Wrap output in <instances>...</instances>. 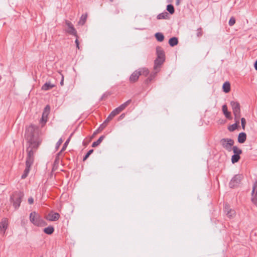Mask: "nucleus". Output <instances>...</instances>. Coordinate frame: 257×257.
<instances>
[{
    "label": "nucleus",
    "mask_w": 257,
    "mask_h": 257,
    "mask_svg": "<svg viewBox=\"0 0 257 257\" xmlns=\"http://www.w3.org/2000/svg\"><path fill=\"white\" fill-rule=\"evenodd\" d=\"M73 134H74V133H71L70 136V137H69V138L65 142V143L63 145V147H62V148L61 149V151H64L66 149L68 144H69V142L70 141L71 138L73 136Z\"/></svg>",
    "instance_id": "obj_33"
},
{
    "label": "nucleus",
    "mask_w": 257,
    "mask_h": 257,
    "mask_svg": "<svg viewBox=\"0 0 257 257\" xmlns=\"http://www.w3.org/2000/svg\"><path fill=\"white\" fill-rule=\"evenodd\" d=\"M166 9L170 14L172 15L174 13L175 10L174 6L172 5L169 4L167 5Z\"/></svg>",
    "instance_id": "obj_32"
},
{
    "label": "nucleus",
    "mask_w": 257,
    "mask_h": 257,
    "mask_svg": "<svg viewBox=\"0 0 257 257\" xmlns=\"http://www.w3.org/2000/svg\"><path fill=\"white\" fill-rule=\"evenodd\" d=\"M254 69L257 70V60H256V61L255 62L254 64Z\"/></svg>",
    "instance_id": "obj_49"
},
{
    "label": "nucleus",
    "mask_w": 257,
    "mask_h": 257,
    "mask_svg": "<svg viewBox=\"0 0 257 257\" xmlns=\"http://www.w3.org/2000/svg\"><path fill=\"white\" fill-rule=\"evenodd\" d=\"M178 44V39L177 37H173L169 40V44L171 47H174Z\"/></svg>",
    "instance_id": "obj_23"
},
{
    "label": "nucleus",
    "mask_w": 257,
    "mask_h": 257,
    "mask_svg": "<svg viewBox=\"0 0 257 257\" xmlns=\"http://www.w3.org/2000/svg\"><path fill=\"white\" fill-rule=\"evenodd\" d=\"M63 151H61V150L57 154V157H56V159H55V162H56V161H57V160H58L59 159V156L61 154V153Z\"/></svg>",
    "instance_id": "obj_44"
},
{
    "label": "nucleus",
    "mask_w": 257,
    "mask_h": 257,
    "mask_svg": "<svg viewBox=\"0 0 257 257\" xmlns=\"http://www.w3.org/2000/svg\"><path fill=\"white\" fill-rule=\"evenodd\" d=\"M165 61L156 59L154 61V70H157L160 71L162 65Z\"/></svg>",
    "instance_id": "obj_16"
},
{
    "label": "nucleus",
    "mask_w": 257,
    "mask_h": 257,
    "mask_svg": "<svg viewBox=\"0 0 257 257\" xmlns=\"http://www.w3.org/2000/svg\"><path fill=\"white\" fill-rule=\"evenodd\" d=\"M28 202H29V203L30 204H33V202H34V199H33V198L32 197H31L29 198V199H28Z\"/></svg>",
    "instance_id": "obj_43"
},
{
    "label": "nucleus",
    "mask_w": 257,
    "mask_h": 257,
    "mask_svg": "<svg viewBox=\"0 0 257 257\" xmlns=\"http://www.w3.org/2000/svg\"><path fill=\"white\" fill-rule=\"evenodd\" d=\"M232 150L234 154H237L239 156L242 153V150L238 148L236 146H233Z\"/></svg>",
    "instance_id": "obj_31"
},
{
    "label": "nucleus",
    "mask_w": 257,
    "mask_h": 257,
    "mask_svg": "<svg viewBox=\"0 0 257 257\" xmlns=\"http://www.w3.org/2000/svg\"><path fill=\"white\" fill-rule=\"evenodd\" d=\"M234 143V141L231 139H222L220 140V143L223 148L229 152L232 150Z\"/></svg>",
    "instance_id": "obj_5"
},
{
    "label": "nucleus",
    "mask_w": 257,
    "mask_h": 257,
    "mask_svg": "<svg viewBox=\"0 0 257 257\" xmlns=\"http://www.w3.org/2000/svg\"><path fill=\"white\" fill-rule=\"evenodd\" d=\"M230 105L232 107L233 113H241L240 106L238 102L232 101L230 102Z\"/></svg>",
    "instance_id": "obj_14"
},
{
    "label": "nucleus",
    "mask_w": 257,
    "mask_h": 257,
    "mask_svg": "<svg viewBox=\"0 0 257 257\" xmlns=\"http://www.w3.org/2000/svg\"><path fill=\"white\" fill-rule=\"evenodd\" d=\"M125 116V114L124 113H122L119 117V119H122V118H123Z\"/></svg>",
    "instance_id": "obj_45"
},
{
    "label": "nucleus",
    "mask_w": 257,
    "mask_h": 257,
    "mask_svg": "<svg viewBox=\"0 0 257 257\" xmlns=\"http://www.w3.org/2000/svg\"><path fill=\"white\" fill-rule=\"evenodd\" d=\"M155 37L157 40L159 42H162L164 40V35L160 32H158L155 34Z\"/></svg>",
    "instance_id": "obj_29"
},
{
    "label": "nucleus",
    "mask_w": 257,
    "mask_h": 257,
    "mask_svg": "<svg viewBox=\"0 0 257 257\" xmlns=\"http://www.w3.org/2000/svg\"><path fill=\"white\" fill-rule=\"evenodd\" d=\"M66 24L68 27V29L67 30V32L71 35H73L75 37L78 36L77 31L74 27L71 22L67 21Z\"/></svg>",
    "instance_id": "obj_9"
},
{
    "label": "nucleus",
    "mask_w": 257,
    "mask_h": 257,
    "mask_svg": "<svg viewBox=\"0 0 257 257\" xmlns=\"http://www.w3.org/2000/svg\"><path fill=\"white\" fill-rule=\"evenodd\" d=\"M131 102L132 100L129 99L118 106V107L120 111L123 110L131 103Z\"/></svg>",
    "instance_id": "obj_27"
},
{
    "label": "nucleus",
    "mask_w": 257,
    "mask_h": 257,
    "mask_svg": "<svg viewBox=\"0 0 257 257\" xmlns=\"http://www.w3.org/2000/svg\"><path fill=\"white\" fill-rule=\"evenodd\" d=\"M238 124L234 123L232 124V125L229 126L228 127V131H230V132H233L236 129H237V128L238 127Z\"/></svg>",
    "instance_id": "obj_36"
},
{
    "label": "nucleus",
    "mask_w": 257,
    "mask_h": 257,
    "mask_svg": "<svg viewBox=\"0 0 257 257\" xmlns=\"http://www.w3.org/2000/svg\"><path fill=\"white\" fill-rule=\"evenodd\" d=\"M235 23V18L233 17H231L229 21V22H228L229 25L230 26H232L233 25H234Z\"/></svg>",
    "instance_id": "obj_39"
},
{
    "label": "nucleus",
    "mask_w": 257,
    "mask_h": 257,
    "mask_svg": "<svg viewBox=\"0 0 257 257\" xmlns=\"http://www.w3.org/2000/svg\"><path fill=\"white\" fill-rule=\"evenodd\" d=\"M30 220L34 225L37 226H44L47 224V222L42 218L41 216L35 211L30 213Z\"/></svg>",
    "instance_id": "obj_2"
},
{
    "label": "nucleus",
    "mask_w": 257,
    "mask_h": 257,
    "mask_svg": "<svg viewBox=\"0 0 257 257\" xmlns=\"http://www.w3.org/2000/svg\"><path fill=\"white\" fill-rule=\"evenodd\" d=\"M203 35V31L202 29L201 28H199L197 29V33H196V36L198 37H200Z\"/></svg>",
    "instance_id": "obj_38"
},
{
    "label": "nucleus",
    "mask_w": 257,
    "mask_h": 257,
    "mask_svg": "<svg viewBox=\"0 0 257 257\" xmlns=\"http://www.w3.org/2000/svg\"><path fill=\"white\" fill-rule=\"evenodd\" d=\"M114 13L115 14H119V9H117H117H115V11L114 12Z\"/></svg>",
    "instance_id": "obj_48"
},
{
    "label": "nucleus",
    "mask_w": 257,
    "mask_h": 257,
    "mask_svg": "<svg viewBox=\"0 0 257 257\" xmlns=\"http://www.w3.org/2000/svg\"><path fill=\"white\" fill-rule=\"evenodd\" d=\"M251 199L253 204H257V180L254 182L252 186Z\"/></svg>",
    "instance_id": "obj_7"
},
{
    "label": "nucleus",
    "mask_w": 257,
    "mask_h": 257,
    "mask_svg": "<svg viewBox=\"0 0 257 257\" xmlns=\"http://www.w3.org/2000/svg\"><path fill=\"white\" fill-rule=\"evenodd\" d=\"M223 91L225 93H228L230 90V84L228 81L225 82L222 86Z\"/></svg>",
    "instance_id": "obj_24"
},
{
    "label": "nucleus",
    "mask_w": 257,
    "mask_h": 257,
    "mask_svg": "<svg viewBox=\"0 0 257 257\" xmlns=\"http://www.w3.org/2000/svg\"><path fill=\"white\" fill-rule=\"evenodd\" d=\"M44 232L48 235L52 234L54 231V228L52 226H49L48 227L44 229Z\"/></svg>",
    "instance_id": "obj_26"
},
{
    "label": "nucleus",
    "mask_w": 257,
    "mask_h": 257,
    "mask_svg": "<svg viewBox=\"0 0 257 257\" xmlns=\"http://www.w3.org/2000/svg\"><path fill=\"white\" fill-rule=\"evenodd\" d=\"M222 111L223 112L224 115L226 117V118L228 119H231L232 116L231 115L230 112L228 111L227 110V107L226 104H224L222 106Z\"/></svg>",
    "instance_id": "obj_18"
},
{
    "label": "nucleus",
    "mask_w": 257,
    "mask_h": 257,
    "mask_svg": "<svg viewBox=\"0 0 257 257\" xmlns=\"http://www.w3.org/2000/svg\"><path fill=\"white\" fill-rule=\"evenodd\" d=\"M55 86V85L52 84L50 82H46L41 87L42 90L47 91L52 89Z\"/></svg>",
    "instance_id": "obj_19"
},
{
    "label": "nucleus",
    "mask_w": 257,
    "mask_h": 257,
    "mask_svg": "<svg viewBox=\"0 0 257 257\" xmlns=\"http://www.w3.org/2000/svg\"><path fill=\"white\" fill-rule=\"evenodd\" d=\"M102 131H97V129L93 133V136H95V135H96L97 133H100Z\"/></svg>",
    "instance_id": "obj_46"
},
{
    "label": "nucleus",
    "mask_w": 257,
    "mask_h": 257,
    "mask_svg": "<svg viewBox=\"0 0 257 257\" xmlns=\"http://www.w3.org/2000/svg\"><path fill=\"white\" fill-rule=\"evenodd\" d=\"M233 115L234 116L235 123L237 124H239V119L241 116V113H233Z\"/></svg>",
    "instance_id": "obj_34"
},
{
    "label": "nucleus",
    "mask_w": 257,
    "mask_h": 257,
    "mask_svg": "<svg viewBox=\"0 0 257 257\" xmlns=\"http://www.w3.org/2000/svg\"><path fill=\"white\" fill-rule=\"evenodd\" d=\"M240 120L242 128L244 130L245 129V126L246 124V120L244 117L241 118Z\"/></svg>",
    "instance_id": "obj_40"
},
{
    "label": "nucleus",
    "mask_w": 257,
    "mask_h": 257,
    "mask_svg": "<svg viewBox=\"0 0 257 257\" xmlns=\"http://www.w3.org/2000/svg\"><path fill=\"white\" fill-rule=\"evenodd\" d=\"M63 82H64V77L62 75V79H61V81L60 82V84H61V86L63 85Z\"/></svg>",
    "instance_id": "obj_47"
},
{
    "label": "nucleus",
    "mask_w": 257,
    "mask_h": 257,
    "mask_svg": "<svg viewBox=\"0 0 257 257\" xmlns=\"http://www.w3.org/2000/svg\"><path fill=\"white\" fill-rule=\"evenodd\" d=\"M87 18V13L82 15V16L80 17V19L78 22V24L80 25H81V26L84 25L86 21Z\"/></svg>",
    "instance_id": "obj_25"
},
{
    "label": "nucleus",
    "mask_w": 257,
    "mask_h": 257,
    "mask_svg": "<svg viewBox=\"0 0 257 257\" xmlns=\"http://www.w3.org/2000/svg\"><path fill=\"white\" fill-rule=\"evenodd\" d=\"M160 71L157 70H154V71L150 74L149 77L145 80V82L146 84H148L152 81H153L156 77L157 74Z\"/></svg>",
    "instance_id": "obj_15"
},
{
    "label": "nucleus",
    "mask_w": 257,
    "mask_h": 257,
    "mask_svg": "<svg viewBox=\"0 0 257 257\" xmlns=\"http://www.w3.org/2000/svg\"><path fill=\"white\" fill-rule=\"evenodd\" d=\"M105 138V136L102 135L101 137H99V138L95 142H94L92 144V147H96L98 146L103 140V139Z\"/></svg>",
    "instance_id": "obj_28"
},
{
    "label": "nucleus",
    "mask_w": 257,
    "mask_h": 257,
    "mask_svg": "<svg viewBox=\"0 0 257 257\" xmlns=\"http://www.w3.org/2000/svg\"><path fill=\"white\" fill-rule=\"evenodd\" d=\"M120 110L119 109L118 107L115 108L114 110H113L111 113L109 114L110 116L111 117V118H113L115 115L118 114L120 112Z\"/></svg>",
    "instance_id": "obj_30"
},
{
    "label": "nucleus",
    "mask_w": 257,
    "mask_h": 257,
    "mask_svg": "<svg viewBox=\"0 0 257 257\" xmlns=\"http://www.w3.org/2000/svg\"><path fill=\"white\" fill-rule=\"evenodd\" d=\"M179 3H180V0H177L176 1V5H179Z\"/></svg>",
    "instance_id": "obj_50"
},
{
    "label": "nucleus",
    "mask_w": 257,
    "mask_h": 257,
    "mask_svg": "<svg viewBox=\"0 0 257 257\" xmlns=\"http://www.w3.org/2000/svg\"><path fill=\"white\" fill-rule=\"evenodd\" d=\"M9 226V221L7 218H3L0 222V234H5Z\"/></svg>",
    "instance_id": "obj_6"
},
{
    "label": "nucleus",
    "mask_w": 257,
    "mask_h": 257,
    "mask_svg": "<svg viewBox=\"0 0 257 257\" xmlns=\"http://www.w3.org/2000/svg\"><path fill=\"white\" fill-rule=\"evenodd\" d=\"M60 214L57 212H50L46 217L47 220L51 221L58 220L60 218Z\"/></svg>",
    "instance_id": "obj_13"
},
{
    "label": "nucleus",
    "mask_w": 257,
    "mask_h": 257,
    "mask_svg": "<svg viewBox=\"0 0 257 257\" xmlns=\"http://www.w3.org/2000/svg\"><path fill=\"white\" fill-rule=\"evenodd\" d=\"M37 129V127L33 124L30 125L26 129L25 137L28 146L26 149L27 155L26 160V168L21 176L22 179H25L28 176L31 167L34 163L35 152L41 143L36 132Z\"/></svg>",
    "instance_id": "obj_1"
},
{
    "label": "nucleus",
    "mask_w": 257,
    "mask_h": 257,
    "mask_svg": "<svg viewBox=\"0 0 257 257\" xmlns=\"http://www.w3.org/2000/svg\"><path fill=\"white\" fill-rule=\"evenodd\" d=\"M75 37H76V40H75V43L76 44V46L77 48L78 49H79L80 47H79V41H78V36H75Z\"/></svg>",
    "instance_id": "obj_42"
},
{
    "label": "nucleus",
    "mask_w": 257,
    "mask_h": 257,
    "mask_svg": "<svg viewBox=\"0 0 257 257\" xmlns=\"http://www.w3.org/2000/svg\"><path fill=\"white\" fill-rule=\"evenodd\" d=\"M111 2H112L113 0H109Z\"/></svg>",
    "instance_id": "obj_51"
},
{
    "label": "nucleus",
    "mask_w": 257,
    "mask_h": 257,
    "mask_svg": "<svg viewBox=\"0 0 257 257\" xmlns=\"http://www.w3.org/2000/svg\"><path fill=\"white\" fill-rule=\"evenodd\" d=\"M93 152V150H90L85 155V156L83 158V161H85L86 159L89 157V156Z\"/></svg>",
    "instance_id": "obj_37"
},
{
    "label": "nucleus",
    "mask_w": 257,
    "mask_h": 257,
    "mask_svg": "<svg viewBox=\"0 0 257 257\" xmlns=\"http://www.w3.org/2000/svg\"><path fill=\"white\" fill-rule=\"evenodd\" d=\"M62 142H63V141H62V139H59V140L56 143V149H58L59 148V147L61 145Z\"/></svg>",
    "instance_id": "obj_41"
},
{
    "label": "nucleus",
    "mask_w": 257,
    "mask_h": 257,
    "mask_svg": "<svg viewBox=\"0 0 257 257\" xmlns=\"http://www.w3.org/2000/svg\"><path fill=\"white\" fill-rule=\"evenodd\" d=\"M112 118L109 115L107 118L104 121V122L100 125V126L97 128L98 131H103L107 125L109 121H110Z\"/></svg>",
    "instance_id": "obj_17"
},
{
    "label": "nucleus",
    "mask_w": 257,
    "mask_h": 257,
    "mask_svg": "<svg viewBox=\"0 0 257 257\" xmlns=\"http://www.w3.org/2000/svg\"><path fill=\"white\" fill-rule=\"evenodd\" d=\"M246 139V135L244 132L240 133L238 135L237 141L239 143L242 144L244 143Z\"/></svg>",
    "instance_id": "obj_20"
},
{
    "label": "nucleus",
    "mask_w": 257,
    "mask_h": 257,
    "mask_svg": "<svg viewBox=\"0 0 257 257\" xmlns=\"http://www.w3.org/2000/svg\"><path fill=\"white\" fill-rule=\"evenodd\" d=\"M23 197L24 194L21 191H16L11 196V202L16 209L20 207Z\"/></svg>",
    "instance_id": "obj_3"
},
{
    "label": "nucleus",
    "mask_w": 257,
    "mask_h": 257,
    "mask_svg": "<svg viewBox=\"0 0 257 257\" xmlns=\"http://www.w3.org/2000/svg\"><path fill=\"white\" fill-rule=\"evenodd\" d=\"M157 18L158 20H162V19H165L167 20L170 18L169 14L166 12H164L161 14H159L157 17Z\"/></svg>",
    "instance_id": "obj_21"
},
{
    "label": "nucleus",
    "mask_w": 257,
    "mask_h": 257,
    "mask_svg": "<svg viewBox=\"0 0 257 257\" xmlns=\"http://www.w3.org/2000/svg\"><path fill=\"white\" fill-rule=\"evenodd\" d=\"M240 158V156L237 155V154H234L231 157V162L233 164L236 163L239 161Z\"/></svg>",
    "instance_id": "obj_35"
},
{
    "label": "nucleus",
    "mask_w": 257,
    "mask_h": 257,
    "mask_svg": "<svg viewBox=\"0 0 257 257\" xmlns=\"http://www.w3.org/2000/svg\"><path fill=\"white\" fill-rule=\"evenodd\" d=\"M141 75H144V76H147L149 74V70L146 67L141 68L138 69Z\"/></svg>",
    "instance_id": "obj_22"
},
{
    "label": "nucleus",
    "mask_w": 257,
    "mask_h": 257,
    "mask_svg": "<svg viewBox=\"0 0 257 257\" xmlns=\"http://www.w3.org/2000/svg\"><path fill=\"white\" fill-rule=\"evenodd\" d=\"M140 76L141 73H140L138 69L135 70L130 76L129 81L130 83H133L136 82Z\"/></svg>",
    "instance_id": "obj_12"
},
{
    "label": "nucleus",
    "mask_w": 257,
    "mask_h": 257,
    "mask_svg": "<svg viewBox=\"0 0 257 257\" xmlns=\"http://www.w3.org/2000/svg\"><path fill=\"white\" fill-rule=\"evenodd\" d=\"M224 211L229 218H232L235 215V211L230 208V207L227 204H225L224 206Z\"/></svg>",
    "instance_id": "obj_11"
},
{
    "label": "nucleus",
    "mask_w": 257,
    "mask_h": 257,
    "mask_svg": "<svg viewBox=\"0 0 257 257\" xmlns=\"http://www.w3.org/2000/svg\"><path fill=\"white\" fill-rule=\"evenodd\" d=\"M243 178V176L242 174L235 175L229 182V186L231 188L238 187Z\"/></svg>",
    "instance_id": "obj_4"
},
{
    "label": "nucleus",
    "mask_w": 257,
    "mask_h": 257,
    "mask_svg": "<svg viewBox=\"0 0 257 257\" xmlns=\"http://www.w3.org/2000/svg\"><path fill=\"white\" fill-rule=\"evenodd\" d=\"M156 54H157L156 59H158L159 60H162L163 61L165 60V52L161 47L157 46L156 47Z\"/></svg>",
    "instance_id": "obj_10"
},
{
    "label": "nucleus",
    "mask_w": 257,
    "mask_h": 257,
    "mask_svg": "<svg viewBox=\"0 0 257 257\" xmlns=\"http://www.w3.org/2000/svg\"><path fill=\"white\" fill-rule=\"evenodd\" d=\"M1 78V77L0 76V78Z\"/></svg>",
    "instance_id": "obj_52"
},
{
    "label": "nucleus",
    "mask_w": 257,
    "mask_h": 257,
    "mask_svg": "<svg viewBox=\"0 0 257 257\" xmlns=\"http://www.w3.org/2000/svg\"><path fill=\"white\" fill-rule=\"evenodd\" d=\"M50 107L49 105H46L45 107V109L43 112L41 121L43 124H45L47 121L48 116L50 113Z\"/></svg>",
    "instance_id": "obj_8"
}]
</instances>
